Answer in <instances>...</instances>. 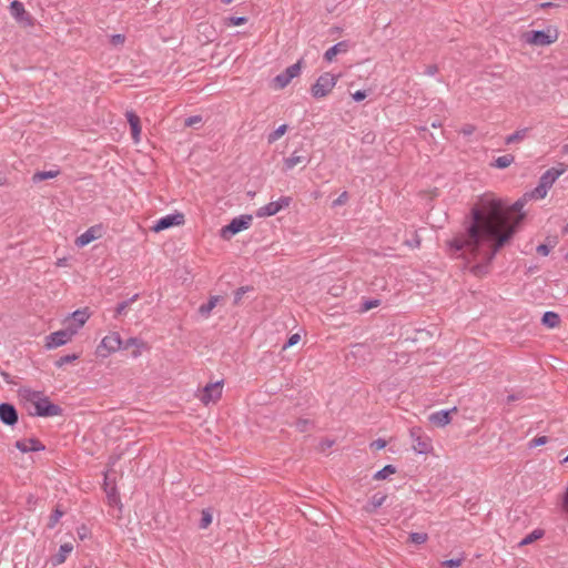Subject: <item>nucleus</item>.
<instances>
[{
  "label": "nucleus",
  "instance_id": "obj_2",
  "mask_svg": "<svg viewBox=\"0 0 568 568\" xmlns=\"http://www.w3.org/2000/svg\"><path fill=\"white\" fill-rule=\"evenodd\" d=\"M559 32L554 27H548L546 30H531L523 34V40L535 47H546L558 40Z\"/></svg>",
  "mask_w": 568,
  "mask_h": 568
},
{
  "label": "nucleus",
  "instance_id": "obj_61",
  "mask_svg": "<svg viewBox=\"0 0 568 568\" xmlns=\"http://www.w3.org/2000/svg\"><path fill=\"white\" fill-rule=\"evenodd\" d=\"M364 140H365V141H368V140H371V136H369V134H365V138H364Z\"/></svg>",
  "mask_w": 568,
  "mask_h": 568
},
{
  "label": "nucleus",
  "instance_id": "obj_53",
  "mask_svg": "<svg viewBox=\"0 0 568 568\" xmlns=\"http://www.w3.org/2000/svg\"><path fill=\"white\" fill-rule=\"evenodd\" d=\"M379 305V301L378 300H373V301H369L365 304V310H371L373 307H377Z\"/></svg>",
  "mask_w": 568,
  "mask_h": 568
},
{
  "label": "nucleus",
  "instance_id": "obj_33",
  "mask_svg": "<svg viewBox=\"0 0 568 568\" xmlns=\"http://www.w3.org/2000/svg\"><path fill=\"white\" fill-rule=\"evenodd\" d=\"M427 539H428V536L425 532H412L409 535V540L417 545H422V544L426 542Z\"/></svg>",
  "mask_w": 568,
  "mask_h": 568
},
{
  "label": "nucleus",
  "instance_id": "obj_46",
  "mask_svg": "<svg viewBox=\"0 0 568 568\" xmlns=\"http://www.w3.org/2000/svg\"><path fill=\"white\" fill-rule=\"evenodd\" d=\"M476 128L473 124H466L460 129V133L464 135H471L475 132Z\"/></svg>",
  "mask_w": 568,
  "mask_h": 568
},
{
  "label": "nucleus",
  "instance_id": "obj_11",
  "mask_svg": "<svg viewBox=\"0 0 568 568\" xmlns=\"http://www.w3.org/2000/svg\"><path fill=\"white\" fill-rule=\"evenodd\" d=\"M184 223V215L181 213L170 214L164 217H161L156 223L151 227V230L155 233H159L163 230L175 225H182Z\"/></svg>",
  "mask_w": 568,
  "mask_h": 568
},
{
  "label": "nucleus",
  "instance_id": "obj_51",
  "mask_svg": "<svg viewBox=\"0 0 568 568\" xmlns=\"http://www.w3.org/2000/svg\"><path fill=\"white\" fill-rule=\"evenodd\" d=\"M537 252L540 255L546 256V255L549 254L550 250H549V247L546 244H540V245L537 246Z\"/></svg>",
  "mask_w": 568,
  "mask_h": 568
},
{
  "label": "nucleus",
  "instance_id": "obj_18",
  "mask_svg": "<svg viewBox=\"0 0 568 568\" xmlns=\"http://www.w3.org/2000/svg\"><path fill=\"white\" fill-rule=\"evenodd\" d=\"M90 314L88 313V308L77 310L71 314V322L68 325L72 327H77V331L82 327L85 322L89 320Z\"/></svg>",
  "mask_w": 568,
  "mask_h": 568
},
{
  "label": "nucleus",
  "instance_id": "obj_28",
  "mask_svg": "<svg viewBox=\"0 0 568 568\" xmlns=\"http://www.w3.org/2000/svg\"><path fill=\"white\" fill-rule=\"evenodd\" d=\"M515 161V158L514 155L511 154H506V155H501V156H498L496 160H495V166L498 168V169H506L508 168L513 162Z\"/></svg>",
  "mask_w": 568,
  "mask_h": 568
},
{
  "label": "nucleus",
  "instance_id": "obj_63",
  "mask_svg": "<svg viewBox=\"0 0 568 568\" xmlns=\"http://www.w3.org/2000/svg\"><path fill=\"white\" fill-rule=\"evenodd\" d=\"M564 233H568V224L565 226Z\"/></svg>",
  "mask_w": 568,
  "mask_h": 568
},
{
  "label": "nucleus",
  "instance_id": "obj_23",
  "mask_svg": "<svg viewBox=\"0 0 568 568\" xmlns=\"http://www.w3.org/2000/svg\"><path fill=\"white\" fill-rule=\"evenodd\" d=\"M529 132L528 128L519 129L513 134L508 135L505 140L506 144H514L524 141Z\"/></svg>",
  "mask_w": 568,
  "mask_h": 568
},
{
  "label": "nucleus",
  "instance_id": "obj_56",
  "mask_svg": "<svg viewBox=\"0 0 568 568\" xmlns=\"http://www.w3.org/2000/svg\"><path fill=\"white\" fill-rule=\"evenodd\" d=\"M333 445V442L331 440H325L321 444V448L322 450L324 452L326 448H329L331 446Z\"/></svg>",
  "mask_w": 568,
  "mask_h": 568
},
{
  "label": "nucleus",
  "instance_id": "obj_26",
  "mask_svg": "<svg viewBox=\"0 0 568 568\" xmlns=\"http://www.w3.org/2000/svg\"><path fill=\"white\" fill-rule=\"evenodd\" d=\"M219 302V296H212L207 303L205 304H202L199 308V313L204 316V317H207L212 310L216 306Z\"/></svg>",
  "mask_w": 568,
  "mask_h": 568
},
{
  "label": "nucleus",
  "instance_id": "obj_59",
  "mask_svg": "<svg viewBox=\"0 0 568 568\" xmlns=\"http://www.w3.org/2000/svg\"><path fill=\"white\" fill-rule=\"evenodd\" d=\"M562 152L568 154V143L562 146Z\"/></svg>",
  "mask_w": 568,
  "mask_h": 568
},
{
  "label": "nucleus",
  "instance_id": "obj_14",
  "mask_svg": "<svg viewBox=\"0 0 568 568\" xmlns=\"http://www.w3.org/2000/svg\"><path fill=\"white\" fill-rule=\"evenodd\" d=\"M566 172V165L560 164V168H551L547 170L539 180V183L544 186L550 189L552 184L556 182V180Z\"/></svg>",
  "mask_w": 568,
  "mask_h": 568
},
{
  "label": "nucleus",
  "instance_id": "obj_31",
  "mask_svg": "<svg viewBox=\"0 0 568 568\" xmlns=\"http://www.w3.org/2000/svg\"><path fill=\"white\" fill-rule=\"evenodd\" d=\"M286 131H287L286 124L280 125L274 132H272L267 136L268 143H273V142L277 141L280 138H282L285 134Z\"/></svg>",
  "mask_w": 568,
  "mask_h": 568
},
{
  "label": "nucleus",
  "instance_id": "obj_40",
  "mask_svg": "<svg viewBox=\"0 0 568 568\" xmlns=\"http://www.w3.org/2000/svg\"><path fill=\"white\" fill-rule=\"evenodd\" d=\"M310 420L308 419H304V418H300L296 420L295 423V427L298 432L301 433H304V432H307L308 430V426H310Z\"/></svg>",
  "mask_w": 568,
  "mask_h": 568
},
{
  "label": "nucleus",
  "instance_id": "obj_35",
  "mask_svg": "<svg viewBox=\"0 0 568 568\" xmlns=\"http://www.w3.org/2000/svg\"><path fill=\"white\" fill-rule=\"evenodd\" d=\"M138 298V294H135L133 297H131L130 300L128 301H124L122 303H120L118 306H116V310H115V316H119V315H122L124 313V311L126 310V307L133 303L135 300Z\"/></svg>",
  "mask_w": 568,
  "mask_h": 568
},
{
  "label": "nucleus",
  "instance_id": "obj_41",
  "mask_svg": "<svg viewBox=\"0 0 568 568\" xmlns=\"http://www.w3.org/2000/svg\"><path fill=\"white\" fill-rule=\"evenodd\" d=\"M546 443H548L547 436L535 437L534 439L530 440L529 447L541 446V445H545Z\"/></svg>",
  "mask_w": 568,
  "mask_h": 568
},
{
  "label": "nucleus",
  "instance_id": "obj_5",
  "mask_svg": "<svg viewBox=\"0 0 568 568\" xmlns=\"http://www.w3.org/2000/svg\"><path fill=\"white\" fill-rule=\"evenodd\" d=\"M337 78L328 72L322 74L312 87V94L315 98L326 97L335 87Z\"/></svg>",
  "mask_w": 568,
  "mask_h": 568
},
{
  "label": "nucleus",
  "instance_id": "obj_12",
  "mask_svg": "<svg viewBox=\"0 0 568 568\" xmlns=\"http://www.w3.org/2000/svg\"><path fill=\"white\" fill-rule=\"evenodd\" d=\"M10 13L19 23L24 26L32 24L30 14L24 10V6L20 1L14 0L10 3Z\"/></svg>",
  "mask_w": 568,
  "mask_h": 568
},
{
  "label": "nucleus",
  "instance_id": "obj_8",
  "mask_svg": "<svg viewBox=\"0 0 568 568\" xmlns=\"http://www.w3.org/2000/svg\"><path fill=\"white\" fill-rule=\"evenodd\" d=\"M301 72V61L290 65L286 70L274 78L276 88L284 89Z\"/></svg>",
  "mask_w": 568,
  "mask_h": 568
},
{
  "label": "nucleus",
  "instance_id": "obj_62",
  "mask_svg": "<svg viewBox=\"0 0 568 568\" xmlns=\"http://www.w3.org/2000/svg\"><path fill=\"white\" fill-rule=\"evenodd\" d=\"M364 140H365V141H368V140H371V136H369V134H365V138H364Z\"/></svg>",
  "mask_w": 568,
  "mask_h": 568
},
{
  "label": "nucleus",
  "instance_id": "obj_37",
  "mask_svg": "<svg viewBox=\"0 0 568 568\" xmlns=\"http://www.w3.org/2000/svg\"><path fill=\"white\" fill-rule=\"evenodd\" d=\"M548 190H549L548 187H546L539 183L532 191L531 195L536 196L538 199H544L547 195Z\"/></svg>",
  "mask_w": 568,
  "mask_h": 568
},
{
  "label": "nucleus",
  "instance_id": "obj_57",
  "mask_svg": "<svg viewBox=\"0 0 568 568\" xmlns=\"http://www.w3.org/2000/svg\"><path fill=\"white\" fill-rule=\"evenodd\" d=\"M519 398H520V396H519V395H515V394H513V395H509V396L507 397V402H508V403H510V402L517 400V399H519Z\"/></svg>",
  "mask_w": 568,
  "mask_h": 568
},
{
  "label": "nucleus",
  "instance_id": "obj_49",
  "mask_svg": "<svg viewBox=\"0 0 568 568\" xmlns=\"http://www.w3.org/2000/svg\"><path fill=\"white\" fill-rule=\"evenodd\" d=\"M352 97L355 101L359 102L363 101L367 97V94L365 91L358 90L355 93H353Z\"/></svg>",
  "mask_w": 568,
  "mask_h": 568
},
{
  "label": "nucleus",
  "instance_id": "obj_36",
  "mask_svg": "<svg viewBox=\"0 0 568 568\" xmlns=\"http://www.w3.org/2000/svg\"><path fill=\"white\" fill-rule=\"evenodd\" d=\"M212 523V515L209 510L202 511V518L200 521V528L205 529L207 528Z\"/></svg>",
  "mask_w": 568,
  "mask_h": 568
},
{
  "label": "nucleus",
  "instance_id": "obj_30",
  "mask_svg": "<svg viewBox=\"0 0 568 568\" xmlns=\"http://www.w3.org/2000/svg\"><path fill=\"white\" fill-rule=\"evenodd\" d=\"M58 174H59V171H40L33 175L32 180L34 182L43 181V180H48V179H53V178L58 176Z\"/></svg>",
  "mask_w": 568,
  "mask_h": 568
},
{
  "label": "nucleus",
  "instance_id": "obj_52",
  "mask_svg": "<svg viewBox=\"0 0 568 568\" xmlns=\"http://www.w3.org/2000/svg\"><path fill=\"white\" fill-rule=\"evenodd\" d=\"M562 509L565 510V513L568 515V488H567V491L562 498Z\"/></svg>",
  "mask_w": 568,
  "mask_h": 568
},
{
  "label": "nucleus",
  "instance_id": "obj_4",
  "mask_svg": "<svg viewBox=\"0 0 568 568\" xmlns=\"http://www.w3.org/2000/svg\"><path fill=\"white\" fill-rule=\"evenodd\" d=\"M252 223L251 215H241L233 219L227 225L221 229V237L230 240L241 231L247 230Z\"/></svg>",
  "mask_w": 568,
  "mask_h": 568
},
{
  "label": "nucleus",
  "instance_id": "obj_19",
  "mask_svg": "<svg viewBox=\"0 0 568 568\" xmlns=\"http://www.w3.org/2000/svg\"><path fill=\"white\" fill-rule=\"evenodd\" d=\"M126 119L131 126V133L134 142L140 141V134H141V125H140V118L132 111L126 112Z\"/></svg>",
  "mask_w": 568,
  "mask_h": 568
},
{
  "label": "nucleus",
  "instance_id": "obj_22",
  "mask_svg": "<svg viewBox=\"0 0 568 568\" xmlns=\"http://www.w3.org/2000/svg\"><path fill=\"white\" fill-rule=\"evenodd\" d=\"M348 49V44L345 41H341L333 47H331L324 54L326 61L332 62L333 59L342 52H346Z\"/></svg>",
  "mask_w": 568,
  "mask_h": 568
},
{
  "label": "nucleus",
  "instance_id": "obj_39",
  "mask_svg": "<svg viewBox=\"0 0 568 568\" xmlns=\"http://www.w3.org/2000/svg\"><path fill=\"white\" fill-rule=\"evenodd\" d=\"M541 537V531H538V530H535L532 531L531 534H529L528 536H526L521 541H520V545L524 546V545H528L532 541H535L536 539L540 538Z\"/></svg>",
  "mask_w": 568,
  "mask_h": 568
},
{
  "label": "nucleus",
  "instance_id": "obj_32",
  "mask_svg": "<svg viewBox=\"0 0 568 568\" xmlns=\"http://www.w3.org/2000/svg\"><path fill=\"white\" fill-rule=\"evenodd\" d=\"M63 514H64V513H63L59 507H57V508L53 510V513H52V515L50 516V518H49L48 527H49V528H53V527H55V525L59 523V520H60V518L63 516Z\"/></svg>",
  "mask_w": 568,
  "mask_h": 568
},
{
  "label": "nucleus",
  "instance_id": "obj_48",
  "mask_svg": "<svg viewBox=\"0 0 568 568\" xmlns=\"http://www.w3.org/2000/svg\"><path fill=\"white\" fill-rule=\"evenodd\" d=\"M438 72V67L436 64H429L425 69V74L435 75Z\"/></svg>",
  "mask_w": 568,
  "mask_h": 568
},
{
  "label": "nucleus",
  "instance_id": "obj_17",
  "mask_svg": "<svg viewBox=\"0 0 568 568\" xmlns=\"http://www.w3.org/2000/svg\"><path fill=\"white\" fill-rule=\"evenodd\" d=\"M457 409L453 408L452 410H439L436 413H433L429 416V420L435 424L436 426L444 427L447 424L450 423V414L456 413Z\"/></svg>",
  "mask_w": 568,
  "mask_h": 568
},
{
  "label": "nucleus",
  "instance_id": "obj_50",
  "mask_svg": "<svg viewBox=\"0 0 568 568\" xmlns=\"http://www.w3.org/2000/svg\"><path fill=\"white\" fill-rule=\"evenodd\" d=\"M125 38L123 34H114L112 36L111 38V42L114 44V45H118V44H122L124 42Z\"/></svg>",
  "mask_w": 568,
  "mask_h": 568
},
{
  "label": "nucleus",
  "instance_id": "obj_3",
  "mask_svg": "<svg viewBox=\"0 0 568 568\" xmlns=\"http://www.w3.org/2000/svg\"><path fill=\"white\" fill-rule=\"evenodd\" d=\"M77 334V327H72L71 325H67L64 329H60L51 333L45 337V347L57 348L59 346L65 345L71 338Z\"/></svg>",
  "mask_w": 568,
  "mask_h": 568
},
{
  "label": "nucleus",
  "instance_id": "obj_38",
  "mask_svg": "<svg viewBox=\"0 0 568 568\" xmlns=\"http://www.w3.org/2000/svg\"><path fill=\"white\" fill-rule=\"evenodd\" d=\"M463 558L448 559L442 562L443 568H458L463 564Z\"/></svg>",
  "mask_w": 568,
  "mask_h": 568
},
{
  "label": "nucleus",
  "instance_id": "obj_25",
  "mask_svg": "<svg viewBox=\"0 0 568 568\" xmlns=\"http://www.w3.org/2000/svg\"><path fill=\"white\" fill-rule=\"evenodd\" d=\"M301 163H308V160H306L303 155H297L296 152H294L290 158L285 159L284 165L286 170H292L296 165Z\"/></svg>",
  "mask_w": 568,
  "mask_h": 568
},
{
  "label": "nucleus",
  "instance_id": "obj_54",
  "mask_svg": "<svg viewBox=\"0 0 568 568\" xmlns=\"http://www.w3.org/2000/svg\"><path fill=\"white\" fill-rule=\"evenodd\" d=\"M246 292V288L241 287L235 293V303H239V301L242 298L243 294Z\"/></svg>",
  "mask_w": 568,
  "mask_h": 568
},
{
  "label": "nucleus",
  "instance_id": "obj_47",
  "mask_svg": "<svg viewBox=\"0 0 568 568\" xmlns=\"http://www.w3.org/2000/svg\"><path fill=\"white\" fill-rule=\"evenodd\" d=\"M371 446L373 448L379 450L386 446V442L384 439L378 438V439L374 440Z\"/></svg>",
  "mask_w": 568,
  "mask_h": 568
},
{
  "label": "nucleus",
  "instance_id": "obj_1",
  "mask_svg": "<svg viewBox=\"0 0 568 568\" xmlns=\"http://www.w3.org/2000/svg\"><path fill=\"white\" fill-rule=\"evenodd\" d=\"M525 200H518L506 207L504 202L493 194H485L471 209V220L465 231L449 242L452 253H458L469 264L475 276L488 273L496 253L513 237L516 227L524 219L521 210Z\"/></svg>",
  "mask_w": 568,
  "mask_h": 568
},
{
  "label": "nucleus",
  "instance_id": "obj_58",
  "mask_svg": "<svg viewBox=\"0 0 568 568\" xmlns=\"http://www.w3.org/2000/svg\"><path fill=\"white\" fill-rule=\"evenodd\" d=\"M138 341L135 338H130L126 342L125 348H128L130 345H136Z\"/></svg>",
  "mask_w": 568,
  "mask_h": 568
},
{
  "label": "nucleus",
  "instance_id": "obj_15",
  "mask_svg": "<svg viewBox=\"0 0 568 568\" xmlns=\"http://www.w3.org/2000/svg\"><path fill=\"white\" fill-rule=\"evenodd\" d=\"M0 419L6 425H14L18 422V413L13 405L2 403L0 405Z\"/></svg>",
  "mask_w": 568,
  "mask_h": 568
},
{
  "label": "nucleus",
  "instance_id": "obj_20",
  "mask_svg": "<svg viewBox=\"0 0 568 568\" xmlns=\"http://www.w3.org/2000/svg\"><path fill=\"white\" fill-rule=\"evenodd\" d=\"M387 496L385 494H374L369 501L364 506V510L368 514H373L379 508L386 500Z\"/></svg>",
  "mask_w": 568,
  "mask_h": 568
},
{
  "label": "nucleus",
  "instance_id": "obj_42",
  "mask_svg": "<svg viewBox=\"0 0 568 568\" xmlns=\"http://www.w3.org/2000/svg\"><path fill=\"white\" fill-rule=\"evenodd\" d=\"M301 341L300 334L295 333L293 334L288 341L284 344L283 349H286L293 345H296Z\"/></svg>",
  "mask_w": 568,
  "mask_h": 568
},
{
  "label": "nucleus",
  "instance_id": "obj_10",
  "mask_svg": "<svg viewBox=\"0 0 568 568\" xmlns=\"http://www.w3.org/2000/svg\"><path fill=\"white\" fill-rule=\"evenodd\" d=\"M36 415L51 417L61 413L58 405L52 404L48 398H38L34 400Z\"/></svg>",
  "mask_w": 568,
  "mask_h": 568
},
{
  "label": "nucleus",
  "instance_id": "obj_9",
  "mask_svg": "<svg viewBox=\"0 0 568 568\" xmlns=\"http://www.w3.org/2000/svg\"><path fill=\"white\" fill-rule=\"evenodd\" d=\"M122 345L121 337L119 333H111L103 337L101 344L99 345V353L102 356H106L108 354L120 349Z\"/></svg>",
  "mask_w": 568,
  "mask_h": 568
},
{
  "label": "nucleus",
  "instance_id": "obj_7",
  "mask_svg": "<svg viewBox=\"0 0 568 568\" xmlns=\"http://www.w3.org/2000/svg\"><path fill=\"white\" fill-rule=\"evenodd\" d=\"M291 203V199L283 196L277 201L270 202L268 204L261 206L256 211L257 217L273 216L278 213L282 209L287 207Z\"/></svg>",
  "mask_w": 568,
  "mask_h": 568
},
{
  "label": "nucleus",
  "instance_id": "obj_55",
  "mask_svg": "<svg viewBox=\"0 0 568 568\" xmlns=\"http://www.w3.org/2000/svg\"><path fill=\"white\" fill-rule=\"evenodd\" d=\"M108 498H109V503L110 504L118 503V497H116V495L114 493V489H112V491L108 494Z\"/></svg>",
  "mask_w": 568,
  "mask_h": 568
},
{
  "label": "nucleus",
  "instance_id": "obj_43",
  "mask_svg": "<svg viewBox=\"0 0 568 568\" xmlns=\"http://www.w3.org/2000/svg\"><path fill=\"white\" fill-rule=\"evenodd\" d=\"M348 201V193L344 191L334 202L333 206L344 205Z\"/></svg>",
  "mask_w": 568,
  "mask_h": 568
},
{
  "label": "nucleus",
  "instance_id": "obj_16",
  "mask_svg": "<svg viewBox=\"0 0 568 568\" xmlns=\"http://www.w3.org/2000/svg\"><path fill=\"white\" fill-rule=\"evenodd\" d=\"M16 447L22 453L38 452L44 449V446L34 438L18 440L16 443Z\"/></svg>",
  "mask_w": 568,
  "mask_h": 568
},
{
  "label": "nucleus",
  "instance_id": "obj_13",
  "mask_svg": "<svg viewBox=\"0 0 568 568\" xmlns=\"http://www.w3.org/2000/svg\"><path fill=\"white\" fill-rule=\"evenodd\" d=\"M102 235V229L99 225L91 226L84 233H82L80 236L77 237L75 244L79 247L85 246L93 242L94 240L101 237Z\"/></svg>",
  "mask_w": 568,
  "mask_h": 568
},
{
  "label": "nucleus",
  "instance_id": "obj_45",
  "mask_svg": "<svg viewBox=\"0 0 568 568\" xmlns=\"http://www.w3.org/2000/svg\"><path fill=\"white\" fill-rule=\"evenodd\" d=\"M202 122V118L200 115H193V116H190L185 120V126H193L197 123H201Z\"/></svg>",
  "mask_w": 568,
  "mask_h": 568
},
{
  "label": "nucleus",
  "instance_id": "obj_27",
  "mask_svg": "<svg viewBox=\"0 0 568 568\" xmlns=\"http://www.w3.org/2000/svg\"><path fill=\"white\" fill-rule=\"evenodd\" d=\"M414 444V449L419 454H427L430 449V443L427 438L417 437Z\"/></svg>",
  "mask_w": 568,
  "mask_h": 568
},
{
  "label": "nucleus",
  "instance_id": "obj_29",
  "mask_svg": "<svg viewBox=\"0 0 568 568\" xmlns=\"http://www.w3.org/2000/svg\"><path fill=\"white\" fill-rule=\"evenodd\" d=\"M395 473H396V468L393 465H386L383 469L378 470L374 475V479L383 480V479H386L389 475H393Z\"/></svg>",
  "mask_w": 568,
  "mask_h": 568
},
{
  "label": "nucleus",
  "instance_id": "obj_24",
  "mask_svg": "<svg viewBox=\"0 0 568 568\" xmlns=\"http://www.w3.org/2000/svg\"><path fill=\"white\" fill-rule=\"evenodd\" d=\"M541 322L545 326L549 328L557 327L560 323V317L555 312H546L541 318Z\"/></svg>",
  "mask_w": 568,
  "mask_h": 568
},
{
  "label": "nucleus",
  "instance_id": "obj_6",
  "mask_svg": "<svg viewBox=\"0 0 568 568\" xmlns=\"http://www.w3.org/2000/svg\"><path fill=\"white\" fill-rule=\"evenodd\" d=\"M223 390V382L219 381L215 383L207 384L199 394L197 398L204 404L216 403Z\"/></svg>",
  "mask_w": 568,
  "mask_h": 568
},
{
  "label": "nucleus",
  "instance_id": "obj_21",
  "mask_svg": "<svg viewBox=\"0 0 568 568\" xmlns=\"http://www.w3.org/2000/svg\"><path fill=\"white\" fill-rule=\"evenodd\" d=\"M72 550H73V545L71 542H65V544L61 545L58 554L55 556H53V558H52V564L54 566L63 564Z\"/></svg>",
  "mask_w": 568,
  "mask_h": 568
},
{
  "label": "nucleus",
  "instance_id": "obj_44",
  "mask_svg": "<svg viewBox=\"0 0 568 568\" xmlns=\"http://www.w3.org/2000/svg\"><path fill=\"white\" fill-rule=\"evenodd\" d=\"M227 21L233 26H241L246 23L247 18L245 17H230L227 18Z\"/></svg>",
  "mask_w": 568,
  "mask_h": 568
},
{
  "label": "nucleus",
  "instance_id": "obj_34",
  "mask_svg": "<svg viewBox=\"0 0 568 568\" xmlns=\"http://www.w3.org/2000/svg\"><path fill=\"white\" fill-rule=\"evenodd\" d=\"M79 358V355L77 354H70V355H64V356H61L57 362H55V365L58 367H62L64 366L65 364H69V363H72L74 361H77Z\"/></svg>",
  "mask_w": 568,
  "mask_h": 568
},
{
  "label": "nucleus",
  "instance_id": "obj_60",
  "mask_svg": "<svg viewBox=\"0 0 568 568\" xmlns=\"http://www.w3.org/2000/svg\"><path fill=\"white\" fill-rule=\"evenodd\" d=\"M234 0H221L222 3L224 4H230L231 2H233Z\"/></svg>",
  "mask_w": 568,
  "mask_h": 568
},
{
  "label": "nucleus",
  "instance_id": "obj_64",
  "mask_svg": "<svg viewBox=\"0 0 568 568\" xmlns=\"http://www.w3.org/2000/svg\"><path fill=\"white\" fill-rule=\"evenodd\" d=\"M562 463H568V456L564 458Z\"/></svg>",
  "mask_w": 568,
  "mask_h": 568
}]
</instances>
